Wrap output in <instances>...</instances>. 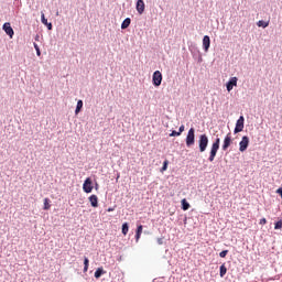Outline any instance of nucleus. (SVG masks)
Wrapping results in <instances>:
<instances>
[{"instance_id": "nucleus-35", "label": "nucleus", "mask_w": 282, "mask_h": 282, "mask_svg": "<svg viewBox=\"0 0 282 282\" xmlns=\"http://www.w3.org/2000/svg\"><path fill=\"white\" fill-rule=\"evenodd\" d=\"M87 270H89V267L84 265V272H87Z\"/></svg>"}, {"instance_id": "nucleus-22", "label": "nucleus", "mask_w": 282, "mask_h": 282, "mask_svg": "<svg viewBox=\"0 0 282 282\" xmlns=\"http://www.w3.org/2000/svg\"><path fill=\"white\" fill-rule=\"evenodd\" d=\"M52 205H50V198H44V210H50Z\"/></svg>"}, {"instance_id": "nucleus-11", "label": "nucleus", "mask_w": 282, "mask_h": 282, "mask_svg": "<svg viewBox=\"0 0 282 282\" xmlns=\"http://www.w3.org/2000/svg\"><path fill=\"white\" fill-rule=\"evenodd\" d=\"M203 47H204L205 52H208V50L210 48V36L205 35L203 37Z\"/></svg>"}, {"instance_id": "nucleus-19", "label": "nucleus", "mask_w": 282, "mask_h": 282, "mask_svg": "<svg viewBox=\"0 0 282 282\" xmlns=\"http://www.w3.org/2000/svg\"><path fill=\"white\" fill-rule=\"evenodd\" d=\"M181 204H182V208L184 210H188V208H191V204H188V202H186V198L182 199Z\"/></svg>"}, {"instance_id": "nucleus-13", "label": "nucleus", "mask_w": 282, "mask_h": 282, "mask_svg": "<svg viewBox=\"0 0 282 282\" xmlns=\"http://www.w3.org/2000/svg\"><path fill=\"white\" fill-rule=\"evenodd\" d=\"M89 202H90V206H93V208H98V196L93 194L89 196Z\"/></svg>"}, {"instance_id": "nucleus-8", "label": "nucleus", "mask_w": 282, "mask_h": 282, "mask_svg": "<svg viewBox=\"0 0 282 282\" xmlns=\"http://www.w3.org/2000/svg\"><path fill=\"white\" fill-rule=\"evenodd\" d=\"M83 191L84 193H91L94 191V184L91 182L90 177H87L83 184Z\"/></svg>"}, {"instance_id": "nucleus-26", "label": "nucleus", "mask_w": 282, "mask_h": 282, "mask_svg": "<svg viewBox=\"0 0 282 282\" xmlns=\"http://www.w3.org/2000/svg\"><path fill=\"white\" fill-rule=\"evenodd\" d=\"M182 135L180 132L173 130L172 133L170 134V138H175Z\"/></svg>"}, {"instance_id": "nucleus-10", "label": "nucleus", "mask_w": 282, "mask_h": 282, "mask_svg": "<svg viewBox=\"0 0 282 282\" xmlns=\"http://www.w3.org/2000/svg\"><path fill=\"white\" fill-rule=\"evenodd\" d=\"M239 78L237 77H231L229 79V82L227 83L226 87H227V91H232L234 87H237V83H238Z\"/></svg>"}, {"instance_id": "nucleus-34", "label": "nucleus", "mask_w": 282, "mask_h": 282, "mask_svg": "<svg viewBox=\"0 0 282 282\" xmlns=\"http://www.w3.org/2000/svg\"><path fill=\"white\" fill-rule=\"evenodd\" d=\"M37 56H41V48H39L37 51H35Z\"/></svg>"}, {"instance_id": "nucleus-23", "label": "nucleus", "mask_w": 282, "mask_h": 282, "mask_svg": "<svg viewBox=\"0 0 282 282\" xmlns=\"http://www.w3.org/2000/svg\"><path fill=\"white\" fill-rule=\"evenodd\" d=\"M166 169H169V160H165V161L163 162V166H162V169H161V173H164V171H166Z\"/></svg>"}, {"instance_id": "nucleus-30", "label": "nucleus", "mask_w": 282, "mask_h": 282, "mask_svg": "<svg viewBox=\"0 0 282 282\" xmlns=\"http://www.w3.org/2000/svg\"><path fill=\"white\" fill-rule=\"evenodd\" d=\"M156 241L159 246H162L164 243V238H158Z\"/></svg>"}, {"instance_id": "nucleus-1", "label": "nucleus", "mask_w": 282, "mask_h": 282, "mask_svg": "<svg viewBox=\"0 0 282 282\" xmlns=\"http://www.w3.org/2000/svg\"><path fill=\"white\" fill-rule=\"evenodd\" d=\"M221 139L217 138L215 142L212 144L210 152H209V162H215V158H217V151H219V144Z\"/></svg>"}, {"instance_id": "nucleus-29", "label": "nucleus", "mask_w": 282, "mask_h": 282, "mask_svg": "<svg viewBox=\"0 0 282 282\" xmlns=\"http://www.w3.org/2000/svg\"><path fill=\"white\" fill-rule=\"evenodd\" d=\"M268 224V220L265 218L260 219V225L265 226Z\"/></svg>"}, {"instance_id": "nucleus-18", "label": "nucleus", "mask_w": 282, "mask_h": 282, "mask_svg": "<svg viewBox=\"0 0 282 282\" xmlns=\"http://www.w3.org/2000/svg\"><path fill=\"white\" fill-rule=\"evenodd\" d=\"M80 109H83V100L77 101V106H76V109H75L76 116H78V113H80Z\"/></svg>"}, {"instance_id": "nucleus-27", "label": "nucleus", "mask_w": 282, "mask_h": 282, "mask_svg": "<svg viewBox=\"0 0 282 282\" xmlns=\"http://www.w3.org/2000/svg\"><path fill=\"white\" fill-rule=\"evenodd\" d=\"M228 254V250H224V251H221L220 253H219V257L221 258V259H226V256Z\"/></svg>"}, {"instance_id": "nucleus-14", "label": "nucleus", "mask_w": 282, "mask_h": 282, "mask_svg": "<svg viewBox=\"0 0 282 282\" xmlns=\"http://www.w3.org/2000/svg\"><path fill=\"white\" fill-rule=\"evenodd\" d=\"M142 230H143L142 225H139L138 228H137V232H135V241L137 242H139L140 241V237H142Z\"/></svg>"}, {"instance_id": "nucleus-17", "label": "nucleus", "mask_w": 282, "mask_h": 282, "mask_svg": "<svg viewBox=\"0 0 282 282\" xmlns=\"http://www.w3.org/2000/svg\"><path fill=\"white\" fill-rule=\"evenodd\" d=\"M228 272V269L226 268V264L220 265V278L224 279L226 276V273Z\"/></svg>"}, {"instance_id": "nucleus-28", "label": "nucleus", "mask_w": 282, "mask_h": 282, "mask_svg": "<svg viewBox=\"0 0 282 282\" xmlns=\"http://www.w3.org/2000/svg\"><path fill=\"white\" fill-rule=\"evenodd\" d=\"M84 265L89 267V258H84Z\"/></svg>"}, {"instance_id": "nucleus-9", "label": "nucleus", "mask_w": 282, "mask_h": 282, "mask_svg": "<svg viewBox=\"0 0 282 282\" xmlns=\"http://www.w3.org/2000/svg\"><path fill=\"white\" fill-rule=\"evenodd\" d=\"M2 30H4L6 34H8V36H10V39H12V36H14V30L10 25V22H6L2 26Z\"/></svg>"}, {"instance_id": "nucleus-31", "label": "nucleus", "mask_w": 282, "mask_h": 282, "mask_svg": "<svg viewBox=\"0 0 282 282\" xmlns=\"http://www.w3.org/2000/svg\"><path fill=\"white\" fill-rule=\"evenodd\" d=\"M184 130H185V127H184V124H182L180 128H178V133H184Z\"/></svg>"}, {"instance_id": "nucleus-12", "label": "nucleus", "mask_w": 282, "mask_h": 282, "mask_svg": "<svg viewBox=\"0 0 282 282\" xmlns=\"http://www.w3.org/2000/svg\"><path fill=\"white\" fill-rule=\"evenodd\" d=\"M144 8H145L144 0H138L137 1V12L139 14H143L144 13Z\"/></svg>"}, {"instance_id": "nucleus-24", "label": "nucleus", "mask_w": 282, "mask_h": 282, "mask_svg": "<svg viewBox=\"0 0 282 282\" xmlns=\"http://www.w3.org/2000/svg\"><path fill=\"white\" fill-rule=\"evenodd\" d=\"M281 228H282V219L274 224V230H281Z\"/></svg>"}, {"instance_id": "nucleus-20", "label": "nucleus", "mask_w": 282, "mask_h": 282, "mask_svg": "<svg viewBox=\"0 0 282 282\" xmlns=\"http://www.w3.org/2000/svg\"><path fill=\"white\" fill-rule=\"evenodd\" d=\"M122 235L127 236L129 234V224L124 223L122 225V230H121Z\"/></svg>"}, {"instance_id": "nucleus-4", "label": "nucleus", "mask_w": 282, "mask_h": 282, "mask_svg": "<svg viewBox=\"0 0 282 282\" xmlns=\"http://www.w3.org/2000/svg\"><path fill=\"white\" fill-rule=\"evenodd\" d=\"M250 145V138L248 135L242 137L241 141L239 142V152L243 153L248 150V147Z\"/></svg>"}, {"instance_id": "nucleus-32", "label": "nucleus", "mask_w": 282, "mask_h": 282, "mask_svg": "<svg viewBox=\"0 0 282 282\" xmlns=\"http://www.w3.org/2000/svg\"><path fill=\"white\" fill-rule=\"evenodd\" d=\"M45 25H47L48 30H52V23H47Z\"/></svg>"}, {"instance_id": "nucleus-15", "label": "nucleus", "mask_w": 282, "mask_h": 282, "mask_svg": "<svg viewBox=\"0 0 282 282\" xmlns=\"http://www.w3.org/2000/svg\"><path fill=\"white\" fill-rule=\"evenodd\" d=\"M129 25H131V18H127L123 20V22L121 23V30H127Z\"/></svg>"}, {"instance_id": "nucleus-7", "label": "nucleus", "mask_w": 282, "mask_h": 282, "mask_svg": "<svg viewBox=\"0 0 282 282\" xmlns=\"http://www.w3.org/2000/svg\"><path fill=\"white\" fill-rule=\"evenodd\" d=\"M230 144H232V134L229 132L224 139V143L221 147L223 151H228V149L230 148Z\"/></svg>"}, {"instance_id": "nucleus-21", "label": "nucleus", "mask_w": 282, "mask_h": 282, "mask_svg": "<svg viewBox=\"0 0 282 282\" xmlns=\"http://www.w3.org/2000/svg\"><path fill=\"white\" fill-rule=\"evenodd\" d=\"M257 25H258V28H268V25H270V22L260 20V21H258Z\"/></svg>"}, {"instance_id": "nucleus-16", "label": "nucleus", "mask_w": 282, "mask_h": 282, "mask_svg": "<svg viewBox=\"0 0 282 282\" xmlns=\"http://www.w3.org/2000/svg\"><path fill=\"white\" fill-rule=\"evenodd\" d=\"M102 274H106L105 269L98 268V269L95 271V279H100V278L102 276Z\"/></svg>"}, {"instance_id": "nucleus-3", "label": "nucleus", "mask_w": 282, "mask_h": 282, "mask_svg": "<svg viewBox=\"0 0 282 282\" xmlns=\"http://www.w3.org/2000/svg\"><path fill=\"white\" fill-rule=\"evenodd\" d=\"M185 142L186 147H193L195 144V128L188 130Z\"/></svg>"}, {"instance_id": "nucleus-25", "label": "nucleus", "mask_w": 282, "mask_h": 282, "mask_svg": "<svg viewBox=\"0 0 282 282\" xmlns=\"http://www.w3.org/2000/svg\"><path fill=\"white\" fill-rule=\"evenodd\" d=\"M41 19H42V23L44 24V25H47V19H45V13H41Z\"/></svg>"}, {"instance_id": "nucleus-6", "label": "nucleus", "mask_w": 282, "mask_h": 282, "mask_svg": "<svg viewBox=\"0 0 282 282\" xmlns=\"http://www.w3.org/2000/svg\"><path fill=\"white\" fill-rule=\"evenodd\" d=\"M243 122H246V119L243 118V116H240L236 122L234 133H241V131H243Z\"/></svg>"}, {"instance_id": "nucleus-5", "label": "nucleus", "mask_w": 282, "mask_h": 282, "mask_svg": "<svg viewBox=\"0 0 282 282\" xmlns=\"http://www.w3.org/2000/svg\"><path fill=\"white\" fill-rule=\"evenodd\" d=\"M152 83L154 87H160L162 85V73L160 70L153 73Z\"/></svg>"}, {"instance_id": "nucleus-33", "label": "nucleus", "mask_w": 282, "mask_h": 282, "mask_svg": "<svg viewBox=\"0 0 282 282\" xmlns=\"http://www.w3.org/2000/svg\"><path fill=\"white\" fill-rule=\"evenodd\" d=\"M34 47H35V51H37V50H41L40 47H39V44H34Z\"/></svg>"}, {"instance_id": "nucleus-2", "label": "nucleus", "mask_w": 282, "mask_h": 282, "mask_svg": "<svg viewBox=\"0 0 282 282\" xmlns=\"http://www.w3.org/2000/svg\"><path fill=\"white\" fill-rule=\"evenodd\" d=\"M198 149L200 153H204L208 149V135L200 134L198 139Z\"/></svg>"}, {"instance_id": "nucleus-36", "label": "nucleus", "mask_w": 282, "mask_h": 282, "mask_svg": "<svg viewBox=\"0 0 282 282\" xmlns=\"http://www.w3.org/2000/svg\"><path fill=\"white\" fill-rule=\"evenodd\" d=\"M108 213H113V208H108Z\"/></svg>"}]
</instances>
